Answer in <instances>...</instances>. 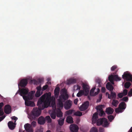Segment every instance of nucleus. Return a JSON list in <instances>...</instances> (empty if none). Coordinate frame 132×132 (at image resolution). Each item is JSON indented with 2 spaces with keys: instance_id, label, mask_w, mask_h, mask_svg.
I'll list each match as a JSON object with an SVG mask.
<instances>
[{
  "instance_id": "1",
  "label": "nucleus",
  "mask_w": 132,
  "mask_h": 132,
  "mask_svg": "<svg viewBox=\"0 0 132 132\" xmlns=\"http://www.w3.org/2000/svg\"><path fill=\"white\" fill-rule=\"evenodd\" d=\"M51 94L50 93H46L42 95L38 100V104L41 109L47 108L51 102Z\"/></svg>"
},
{
  "instance_id": "2",
  "label": "nucleus",
  "mask_w": 132,
  "mask_h": 132,
  "mask_svg": "<svg viewBox=\"0 0 132 132\" xmlns=\"http://www.w3.org/2000/svg\"><path fill=\"white\" fill-rule=\"evenodd\" d=\"M28 92V89L23 88L20 90L19 94L22 96L23 99L25 100V104L26 105L28 106H35V104L34 102L29 101L30 100L32 99L33 98L32 94H30V97H29L30 95L28 96L25 95H27Z\"/></svg>"
},
{
  "instance_id": "3",
  "label": "nucleus",
  "mask_w": 132,
  "mask_h": 132,
  "mask_svg": "<svg viewBox=\"0 0 132 132\" xmlns=\"http://www.w3.org/2000/svg\"><path fill=\"white\" fill-rule=\"evenodd\" d=\"M37 105L38 106V108H34L33 109L31 113L30 116V119L31 120H35L39 116L41 112V110L44 109H41L39 107V104H38L37 101Z\"/></svg>"
},
{
  "instance_id": "4",
  "label": "nucleus",
  "mask_w": 132,
  "mask_h": 132,
  "mask_svg": "<svg viewBox=\"0 0 132 132\" xmlns=\"http://www.w3.org/2000/svg\"><path fill=\"white\" fill-rule=\"evenodd\" d=\"M82 87L83 90H80L77 94V96L78 97H80L84 94L85 96H87L88 94L89 90V87L88 85L83 83Z\"/></svg>"
},
{
  "instance_id": "5",
  "label": "nucleus",
  "mask_w": 132,
  "mask_h": 132,
  "mask_svg": "<svg viewBox=\"0 0 132 132\" xmlns=\"http://www.w3.org/2000/svg\"><path fill=\"white\" fill-rule=\"evenodd\" d=\"M69 98V96L68 94H62L59 97L57 103V106L59 109H62L63 106V100H66Z\"/></svg>"
},
{
  "instance_id": "6",
  "label": "nucleus",
  "mask_w": 132,
  "mask_h": 132,
  "mask_svg": "<svg viewBox=\"0 0 132 132\" xmlns=\"http://www.w3.org/2000/svg\"><path fill=\"white\" fill-rule=\"evenodd\" d=\"M105 107V105H100L97 106L96 109L99 115L100 116H104L105 115V113L103 111V108Z\"/></svg>"
},
{
  "instance_id": "7",
  "label": "nucleus",
  "mask_w": 132,
  "mask_h": 132,
  "mask_svg": "<svg viewBox=\"0 0 132 132\" xmlns=\"http://www.w3.org/2000/svg\"><path fill=\"white\" fill-rule=\"evenodd\" d=\"M126 105L124 102H122L120 103L118 108L115 109V112L117 113H121L123 112L122 110H124L126 108Z\"/></svg>"
},
{
  "instance_id": "8",
  "label": "nucleus",
  "mask_w": 132,
  "mask_h": 132,
  "mask_svg": "<svg viewBox=\"0 0 132 132\" xmlns=\"http://www.w3.org/2000/svg\"><path fill=\"white\" fill-rule=\"evenodd\" d=\"M122 78L126 80L127 81H130L132 83V75L128 71H126L124 72L122 75Z\"/></svg>"
},
{
  "instance_id": "9",
  "label": "nucleus",
  "mask_w": 132,
  "mask_h": 132,
  "mask_svg": "<svg viewBox=\"0 0 132 132\" xmlns=\"http://www.w3.org/2000/svg\"><path fill=\"white\" fill-rule=\"evenodd\" d=\"M12 108L11 106L9 104L6 105L4 108V111L6 114H9L11 112Z\"/></svg>"
},
{
  "instance_id": "10",
  "label": "nucleus",
  "mask_w": 132,
  "mask_h": 132,
  "mask_svg": "<svg viewBox=\"0 0 132 132\" xmlns=\"http://www.w3.org/2000/svg\"><path fill=\"white\" fill-rule=\"evenodd\" d=\"M89 104V102L87 101L82 104L79 108L80 111H83L86 110L88 108Z\"/></svg>"
},
{
  "instance_id": "11",
  "label": "nucleus",
  "mask_w": 132,
  "mask_h": 132,
  "mask_svg": "<svg viewBox=\"0 0 132 132\" xmlns=\"http://www.w3.org/2000/svg\"><path fill=\"white\" fill-rule=\"evenodd\" d=\"M72 105V101L69 100H67L65 102L64 104V108L66 110H68L71 108Z\"/></svg>"
},
{
  "instance_id": "12",
  "label": "nucleus",
  "mask_w": 132,
  "mask_h": 132,
  "mask_svg": "<svg viewBox=\"0 0 132 132\" xmlns=\"http://www.w3.org/2000/svg\"><path fill=\"white\" fill-rule=\"evenodd\" d=\"M28 83V80L26 79H23L21 80L18 86H20L21 87H24L26 86Z\"/></svg>"
},
{
  "instance_id": "13",
  "label": "nucleus",
  "mask_w": 132,
  "mask_h": 132,
  "mask_svg": "<svg viewBox=\"0 0 132 132\" xmlns=\"http://www.w3.org/2000/svg\"><path fill=\"white\" fill-rule=\"evenodd\" d=\"M24 128L27 132H33V129L31 125L29 123L25 124L24 125Z\"/></svg>"
},
{
  "instance_id": "14",
  "label": "nucleus",
  "mask_w": 132,
  "mask_h": 132,
  "mask_svg": "<svg viewBox=\"0 0 132 132\" xmlns=\"http://www.w3.org/2000/svg\"><path fill=\"white\" fill-rule=\"evenodd\" d=\"M70 129L72 132H77L78 131V128L75 124H71L70 127Z\"/></svg>"
},
{
  "instance_id": "15",
  "label": "nucleus",
  "mask_w": 132,
  "mask_h": 132,
  "mask_svg": "<svg viewBox=\"0 0 132 132\" xmlns=\"http://www.w3.org/2000/svg\"><path fill=\"white\" fill-rule=\"evenodd\" d=\"M36 89L37 90L35 95V96L36 97H39L42 94V92L40 93L41 89V86H39L37 87Z\"/></svg>"
},
{
  "instance_id": "16",
  "label": "nucleus",
  "mask_w": 132,
  "mask_h": 132,
  "mask_svg": "<svg viewBox=\"0 0 132 132\" xmlns=\"http://www.w3.org/2000/svg\"><path fill=\"white\" fill-rule=\"evenodd\" d=\"M106 88L110 92L112 91L114 89V87L112 85L110 82H108L107 83L106 85Z\"/></svg>"
},
{
  "instance_id": "17",
  "label": "nucleus",
  "mask_w": 132,
  "mask_h": 132,
  "mask_svg": "<svg viewBox=\"0 0 132 132\" xmlns=\"http://www.w3.org/2000/svg\"><path fill=\"white\" fill-rule=\"evenodd\" d=\"M45 120L43 116L39 117L38 119V123L40 125H43L45 123Z\"/></svg>"
},
{
  "instance_id": "18",
  "label": "nucleus",
  "mask_w": 132,
  "mask_h": 132,
  "mask_svg": "<svg viewBox=\"0 0 132 132\" xmlns=\"http://www.w3.org/2000/svg\"><path fill=\"white\" fill-rule=\"evenodd\" d=\"M98 113L97 112H95L93 114L92 118V122L93 123H95L98 118Z\"/></svg>"
},
{
  "instance_id": "19",
  "label": "nucleus",
  "mask_w": 132,
  "mask_h": 132,
  "mask_svg": "<svg viewBox=\"0 0 132 132\" xmlns=\"http://www.w3.org/2000/svg\"><path fill=\"white\" fill-rule=\"evenodd\" d=\"M76 80L75 79L71 78L68 80L67 81V84L68 85L74 84L76 82Z\"/></svg>"
},
{
  "instance_id": "20",
  "label": "nucleus",
  "mask_w": 132,
  "mask_h": 132,
  "mask_svg": "<svg viewBox=\"0 0 132 132\" xmlns=\"http://www.w3.org/2000/svg\"><path fill=\"white\" fill-rule=\"evenodd\" d=\"M116 93L114 92L111 91L110 92V96L109 95L108 98L110 99H116Z\"/></svg>"
},
{
  "instance_id": "21",
  "label": "nucleus",
  "mask_w": 132,
  "mask_h": 132,
  "mask_svg": "<svg viewBox=\"0 0 132 132\" xmlns=\"http://www.w3.org/2000/svg\"><path fill=\"white\" fill-rule=\"evenodd\" d=\"M8 126L9 128L12 130L14 129L15 127L14 123L12 121H10L8 122Z\"/></svg>"
},
{
  "instance_id": "22",
  "label": "nucleus",
  "mask_w": 132,
  "mask_h": 132,
  "mask_svg": "<svg viewBox=\"0 0 132 132\" xmlns=\"http://www.w3.org/2000/svg\"><path fill=\"white\" fill-rule=\"evenodd\" d=\"M60 88L59 87H57L55 88L54 90V94L55 98H57L59 97V93Z\"/></svg>"
},
{
  "instance_id": "23",
  "label": "nucleus",
  "mask_w": 132,
  "mask_h": 132,
  "mask_svg": "<svg viewBox=\"0 0 132 132\" xmlns=\"http://www.w3.org/2000/svg\"><path fill=\"white\" fill-rule=\"evenodd\" d=\"M113 111V109L110 107L107 108L106 109V112L108 114H112Z\"/></svg>"
},
{
  "instance_id": "24",
  "label": "nucleus",
  "mask_w": 132,
  "mask_h": 132,
  "mask_svg": "<svg viewBox=\"0 0 132 132\" xmlns=\"http://www.w3.org/2000/svg\"><path fill=\"white\" fill-rule=\"evenodd\" d=\"M57 107L59 109V110L57 111L56 113V115L57 117H61L63 116V113L61 110L62 109H59L57 106Z\"/></svg>"
},
{
  "instance_id": "25",
  "label": "nucleus",
  "mask_w": 132,
  "mask_h": 132,
  "mask_svg": "<svg viewBox=\"0 0 132 132\" xmlns=\"http://www.w3.org/2000/svg\"><path fill=\"white\" fill-rule=\"evenodd\" d=\"M66 122L68 123H72L73 122L72 118L70 116H68L66 118Z\"/></svg>"
},
{
  "instance_id": "26",
  "label": "nucleus",
  "mask_w": 132,
  "mask_h": 132,
  "mask_svg": "<svg viewBox=\"0 0 132 132\" xmlns=\"http://www.w3.org/2000/svg\"><path fill=\"white\" fill-rule=\"evenodd\" d=\"M119 103V102L118 101L114 99L112 100L111 104L115 107H117Z\"/></svg>"
},
{
  "instance_id": "27",
  "label": "nucleus",
  "mask_w": 132,
  "mask_h": 132,
  "mask_svg": "<svg viewBox=\"0 0 132 132\" xmlns=\"http://www.w3.org/2000/svg\"><path fill=\"white\" fill-rule=\"evenodd\" d=\"M103 126L104 127H106L109 124L107 120V119L105 118H103Z\"/></svg>"
},
{
  "instance_id": "28",
  "label": "nucleus",
  "mask_w": 132,
  "mask_h": 132,
  "mask_svg": "<svg viewBox=\"0 0 132 132\" xmlns=\"http://www.w3.org/2000/svg\"><path fill=\"white\" fill-rule=\"evenodd\" d=\"M103 118L102 119H100L97 120L96 121L97 125L100 126L103 124Z\"/></svg>"
},
{
  "instance_id": "29",
  "label": "nucleus",
  "mask_w": 132,
  "mask_h": 132,
  "mask_svg": "<svg viewBox=\"0 0 132 132\" xmlns=\"http://www.w3.org/2000/svg\"><path fill=\"white\" fill-rule=\"evenodd\" d=\"M64 118H60L58 120V124L61 126H62L64 124Z\"/></svg>"
},
{
  "instance_id": "30",
  "label": "nucleus",
  "mask_w": 132,
  "mask_h": 132,
  "mask_svg": "<svg viewBox=\"0 0 132 132\" xmlns=\"http://www.w3.org/2000/svg\"><path fill=\"white\" fill-rule=\"evenodd\" d=\"M114 75H112L109 76L108 77L109 80L112 84H114L113 80L114 79Z\"/></svg>"
},
{
  "instance_id": "31",
  "label": "nucleus",
  "mask_w": 132,
  "mask_h": 132,
  "mask_svg": "<svg viewBox=\"0 0 132 132\" xmlns=\"http://www.w3.org/2000/svg\"><path fill=\"white\" fill-rule=\"evenodd\" d=\"M56 113L55 111H53L50 114L51 118L53 119H55L56 117Z\"/></svg>"
},
{
  "instance_id": "32",
  "label": "nucleus",
  "mask_w": 132,
  "mask_h": 132,
  "mask_svg": "<svg viewBox=\"0 0 132 132\" xmlns=\"http://www.w3.org/2000/svg\"><path fill=\"white\" fill-rule=\"evenodd\" d=\"M131 85V83L130 82H127L125 84V87L126 88H128Z\"/></svg>"
},
{
  "instance_id": "33",
  "label": "nucleus",
  "mask_w": 132,
  "mask_h": 132,
  "mask_svg": "<svg viewBox=\"0 0 132 132\" xmlns=\"http://www.w3.org/2000/svg\"><path fill=\"white\" fill-rule=\"evenodd\" d=\"M45 120L48 123H51V119L49 116H46L45 119Z\"/></svg>"
},
{
  "instance_id": "34",
  "label": "nucleus",
  "mask_w": 132,
  "mask_h": 132,
  "mask_svg": "<svg viewBox=\"0 0 132 132\" xmlns=\"http://www.w3.org/2000/svg\"><path fill=\"white\" fill-rule=\"evenodd\" d=\"M74 114L75 116H81L82 115V113L79 111L75 112Z\"/></svg>"
},
{
  "instance_id": "35",
  "label": "nucleus",
  "mask_w": 132,
  "mask_h": 132,
  "mask_svg": "<svg viewBox=\"0 0 132 132\" xmlns=\"http://www.w3.org/2000/svg\"><path fill=\"white\" fill-rule=\"evenodd\" d=\"M114 80L116 81H120L121 80V79L117 75H114Z\"/></svg>"
},
{
  "instance_id": "36",
  "label": "nucleus",
  "mask_w": 132,
  "mask_h": 132,
  "mask_svg": "<svg viewBox=\"0 0 132 132\" xmlns=\"http://www.w3.org/2000/svg\"><path fill=\"white\" fill-rule=\"evenodd\" d=\"M81 88V86L78 85H75L74 86V90H80Z\"/></svg>"
},
{
  "instance_id": "37",
  "label": "nucleus",
  "mask_w": 132,
  "mask_h": 132,
  "mask_svg": "<svg viewBox=\"0 0 132 132\" xmlns=\"http://www.w3.org/2000/svg\"><path fill=\"white\" fill-rule=\"evenodd\" d=\"M108 118L109 121L110 122H111L114 118V116L111 115L108 116Z\"/></svg>"
},
{
  "instance_id": "38",
  "label": "nucleus",
  "mask_w": 132,
  "mask_h": 132,
  "mask_svg": "<svg viewBox=\"0 0 132 132\" xmlns=\"http://www.w3.org/2000/svg\"><path fill=\"white\" fill-rule=\"evenodd\" d=\"M95 89V87H94L92 89H91L90 91V94L91 96H94V92Z\"/></svg>"
},
{
  "instance_id": "39",
  "label": "nucleus",
  "mask_w": 132,
  "mask_h": 132,
  "mask_svg": "<svg viewBox=\"0 0 132 132\" xmlns=\"http://www.w3.org/2000/svg\"><path fill=\"white\" fill-rule=\"evenodd\" d=\"M90 132H98L97 129L95 127H93L91 129Z\"/></svg>"
},
{
  "instance_id": "40",
  "label": "nucleus",
  "mask_w": 132,
  "mask_h": 132,
  "mask_svg": "<svg viewBox=\"0 0 132 132\" xmlns=\"http://www.w3.org/2000/svg\"><path fill=\"white\" fill-rule=\"evenodd\" d=\"M73 111V110H70L68 111H67L65 113H66V114H67L68 115H70L72 113Z\"/></svg>"
},
{
  "instance_id": "41",
  "label": "nucleus",
  "mask_w": 132,
  "mask_h": 132,
  "mask_svg": "<svg viewBox=\"0 0 132 132\" xmlns=\"http://www.w3.org/2000/svg\"><path fill=\"white\" fill-rule=\"evenodd\" d=\"M128 100V98L127 96L121 99V101H123L126 102H127Z\"/></svg>"
},
{
  "instance_id": "42",
  "label": "nucleus",
  "mask_w": 132,
  "mask_h": 132,
  "mask_svg": "<svg viewBox=\"0 0 132 132\" xmlns=\"http://www.w3.org/2000/svg\"><path fill=\"white\" fill-rule=\"evenodd\" d=\"M117 95L118 97L120 98H122L124 96L123 94V93H118Z\"/></svg>"
},
{
  "instance_id": "43",
  "label": "nucleus",
  "mask_w": 132,
  "mask_h": 132,
  "mask_svg": "<svg viewBox=\"0 0 132 132\" xmlns=\"http://www.w3.org/2000/svg\"><path fill=\"white\" fill-rule=\"evenodd\" d=\"M124 96H126L127 95L128 93V90L126 89H124L123 90L122 93Z\"/></svg>"
},
{
  "instance_id": "44",
  "label": "nucleus",
  "mask_w": 132,
  "mask_h": 132,
  "mask_svg": "<svg viewBox=\"0 0 132 132\" xmlns=\"http://www.w3.org/2000/svg\"><path fill=\"white\" fill-rule=\"evenodd\" d=\"M128 95L129 96H132V88L130 89L128 92Z\"/></svg>"
},
{
  "instance_id": "45",
  "label": "nucleus",
  "mask_w": 132,
  "mask_h": 132,
  "mask_svg": "<svg viewBox=\"0 0 132 132\" xmlns=\"http://www.w3.org/2000/svg\"><path fill=\"white\" fill-rule=\"evenodd\" d=\"M48 85H46L45 86H44L42 88V90H46L48 87Z\"/></svg>"
},
{
  "instance_id": "46",
  "label": "nucleus",
  "mask_w": 132,
  "mask_h": 132,
  "mask_svg": "<svg viewBox=\"0 0 132 132\" xmlns=\"http://www.w3.org/2000/svg\"><path fill=\"white\" fill-rule=\"evenodd\" d=\"M25 89H26V88H25ZM32 94V95H33V97L34 94V93L33 91H31L30 92H29V93H28H28L27 94V95H28L27 96H28L29 95H30L29 97H30V94Z\"/></svg>"
},
{
  "instance_id": "47",
  "label": "nucleus",
  "mask_w": 132,
  "mask_h": 132,
  "mask_svg": "<svg viewBox=\"0 0 132 132\" xmlns=\"http://www.w3.org/2000/svg\"><path fill=\"white\" fill-rule=\"evenodd\" d=\"M117 66L116 65H113L111 68V70L112 71L114 70L117 68Z\"/></svg>"
},
{
  "instance_id": "48",
  "label": "nucleus",
  "mask_w": 132,
  "mask_h": 132,
  "mask_svg": "<svg viewBox=\"0 0 132 132\" xmlns=\"http://www.w3.org/2000/svg\"><path fill=\"white\" fill-rule=\"evenodd\" d=\"M11 118L12 119L15 120V122L18 119V118L15 116L11 117Z\"/></svg>"
},
{
  "instance_id": "49",
  "label": "nucleus",
  "mask_w": 132,
  "mask_h": 132,
  "mask_svg": "<svg viewBox=\"0 0 132 132\" xmlns=\"http://www.w3.org/2000/svg\"><path fill=\"white\" fill-rule=\"evenodd\" d=\"M6 116L5 115H4L0 117V122L2 121L5 117Z\"/></svg>"
},
{
  "instance_id": "50",
  "label": "nucleus",
  "mask_w": 132,
  "mask_h": 132,
  "mask_svg": "<svg viewBox=\"0 0 132 132\" xmlns=\"http://www.w3.org/2000/svg\"><path fill=\"white\" fill-rule=\"evenodd\" d=\"M36 122L35 121H33L31 123V125L34 127L36 126Z\"/></svg>"
},
{
  "instance_id": "51",
  "label": "nucleus",
  "mask_w": 132,
  "mask_h": 132,
  "mask_svg": "<svg viewBox=\"0 0 132 132\" xmlns=\"http://www.w3.org/2000/svg\"><path fill=\"white\" fill-rule=\"evenodd\" d=\"M96 82L97 83L99 84H100L101 82V80L100 79H97Z\"/></svg>"
},
{
  "instance_id": "52",
  "label": "nucleus",
  "mask_w": 132,
  "mask_h": 132,
  "mask_svg": "<svg viewBox=\"0 0 132 132\" xmlns=\"http://www.w3.org/2000/svg\"><path fill=\"white\" fill-rule=\"evenodd\" d=\"M104 129L102 128H100L99 129V132H104Z\"/></svg>"
},
{
  "instance_id": "53",
  "label": "nucleus",
  "mask_w": 132,
  "mask_h": 132,
  "mask_svg": "<svg viewBox=\"0 0 132 132\" xmlns=\"http://www.w3.org/2000/svg\"><path fill=\"white\" fill-rule=\"evenodd\" d=\"M101 91L103 93L105 92V88L104 87H102L101 89Z\"/></svg>"
},
{
  "instance_id": "54",
  "label": "nucleus",
  "mask_w": 132,
  "mask_h": 132,
  "mask_svg": "<svg viewBox=\"0 0 132 132\" xmlns=\"http://www.w3.org/2000/svg\"><path fill=\"white\" fill-rule=\"evenodd\" d=\"M78 101V100L77 98L76 99H75L74 100V103L76 105L77 104V102Z\"/></svg>"
},
{
  "instance_id": "55",
  "label": "nucleus",
  "mask_w": 132,
  "mask_h": 132,
  "mask_svg": "<svg viewBox=\"0 0 132 132\" xmlns=\"http://www.w3.org/2000/svg\"><path fill=\"white\" fill-rule=\"evenodd\" d=\"M4 114V112L2 110H0V116H2Z\"/></svg>"
},
{
  "instance_id": "56",
  "label": "nucleus",
  "mask_w": 132,
  "mask_h": 132,
  "mask_svg": "<svg viewBox=\"0 0 132 132\" xmlns=\"http://www.w3.org/2000/svg\"><path fill=\"white\" fill-rule=\"evenodd\" d=\"M3 105L4 103L3 102H1L0 103V109L2 108Z\"/></svg>"
},
{
  "instance_id": "57",
  "label": "nucleus",
  "mask_w": 132,
  "mask_h": 132,
  "mask_svg": "<svg viewBox=\"0 0 132 132\" xmlns=\"http://www.w3.org/2000/svg\"><path fill=\"white\" fill-rule=\"evenodd\" d=\"M38 81L39 83H41L43 81V79H38Z\"/></svg>"
},
{
  "instance_id": "58",
  "label": "nucleus",
  "mask_w": 132,
  "mask_h": 132,
  "mask_svg": "<svg viewBox=\"0 0 132 132\" xmlns=\"http://www.w3.org/2000/svg\"><path fill=\"white\" fill-rule=\"evenodd\" d=\"M36 132H43V131L41 130V129H38Z\"/></svg>"
},
{
  "instance_id": "59",
  "label": "nucleus",
  "mask_w": 132,
  "mask_h": 132,
  "mask_svg": "<svg viewBox=\"0 0 132 132\" xmlns=\"http://www.w3.org/2000/svg\"><path fill=\"white\" fill-rule=\"evenodd\" d=\"M98 92H95V95L94 94V96L96 95H97L98 93H99V92H100V90L99 89H98Z\"/></svg>"
},
{
  "instance_id": "60",
  "label": "nucleus",
  "mask_w": 132,
  "mask_h": 132,
  "mask_svg": "<svg viewBox=\"0 0 132 132\" xmlns=\"http://www.w3.org/2000/svg\"><path fill=\"white\" fill-rule=\"evenodd\" d=\"M128 132H132V127L131 128Z\"/></svg>"
},
{
  "instance_id": "61",
  "label": "nucleus",
  "mask_w": 132,
  "mask_h": 132,
  "mask_svg": "<svg viewBox=\"0 0 132 132\" xmlns=\"http://www.w3.org/2000/svg\"><path fill=\"white\" fill-rule=\"evenodd\" d=\"M106 95H108V96H109V95L110 96V94H109L107 92H106Z\"/></svg>"
},
{
  "instance_id": "62",
  "label": "nucleus",
  "mask_w": 132,
  "mask_h": 132,
  "mask_svg": "<svg viewBox=\"0 0 132 132\" xmlns=\"http://www.w3.org/2000/svg\"><path fill=\"white\" fill-rule=\"evenodd\" d=\"M102 96H100V98H99L100 99V101L99 102H100L101 101V100L102 99Z\"/></svg>"
},
{
  "instance_id": "63",
  "label": "nucleus",
  "mask_w": 132,
  "mask_h": 132,
  "mask_svg": "<svg viewBox=\"0 0 132 132\" xmlns=\"http://www.w3.org/2000/svg\"><path fill=\"white\" fill-rule=\"evenodd\" d=\"M31 81H33L35 83L36 82H37L36 80H32Z\"/></svg>"
},
{
  "instance_id": "64",
  "label": "nucleus",
  "mask_w": 132,
  "mask_h": 132,
  "mask_svg": "<svg viewBox=\"0 0 132 132\" xmlns=\"http://www.w3.org/2000/svg\"><path fill=\"white\" fill-rule=\"evenodd\" d=\"M47 83L48 84H51V82H49V81L47 82Z\"/></svg>"
}]
</instances>
